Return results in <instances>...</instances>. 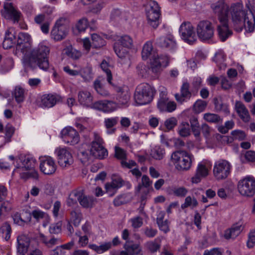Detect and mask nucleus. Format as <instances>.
<instances>
[{
    "mask_svg": "<svg viewBox=\"0 0 255 255\" xmlns=\"http://www.w3.org/2000/svg\"><path fill=\"white\" fill-rule=\"evenodd\" d=\"M244 227L240 223L233 225L230 229L225 231L224 237L227 240L234 239L242 232Z\"/></svg>",
    "mask_w": 255,
    "mask_h": 255,
    "instance_id": "nucleus-25",
    "label": "nucleus"
},
{
    "mask_svg": "<svg viewBox=\"0 0 255 255\" xmlns=\"http://www.w3.org/2000/svg\"><path fill=\"white\" fill-rule=\"evenodd\" d=\"M89 25V24L87 18L82 17L78 20L76 24V27L79 31L81 32L84 31Z\"/></svg>",
    "mask_w": 255,
    "mask_h": 255,
    "instance_id": "nucleus-55",
    "label": "nucleus"
},
{
    "mask_svg": "<svg viewBox=\"0 0 255 255\" xmlns=\"http://www.w3.org/2000/svg\"><path fill=\"white\" fill-rule=\"evenodd\" d=\"M244 227L240 223L233 225L230 229L225 231L224 237L227 240L234 239L242 232Z\"/></svg>",
    "mask_w": 255,
    "mask_h": 255,
    "instance_id": "nucleus-26",
    "label": "nucleus"
},
{
    "mask_svg": "<svg viewBox=\"0 0 255 255\" xmlns=\"http://www.w3.org/2000/svg\"><path fill=\"white\" fill-rule=\"evenodd\" d=\"M141 56L143 60H145L148 58H150V68L153 73L158 74L161 71V67H166L169 63L167 56L161 55L153 50L152 42H146L143 45L141 52Z\"/></svg>",
    "mask_w": 255,
    "mask_h": 255,
    "instance_id": "nucleus-3",
    "label": "nucleus"
},
{
    "mask_svg": "<svg viewBox=\"0 0 255 255\" xmlns=\"http://www.w3.org/2000/svg\"><path fill=\"white\" fill-rule=\"evenodd\" d=\"M104 81V79L103 77H98L94 81L93 86L98 94L103 97H107L109 95V93L103 87Z\"/></svg>",
    "mask_w": 255,
    "mask_h": 255,
    "instance_id": "nucleus-30",
    "label": "nucleus"
},
{
    "mask_svg": "<svg viewBox=\"0 0 255 255\" xmlns=\"http://www.w3.org/2000/svg\"><path fill=\"white\" fill-rule=\"evenodd\" d=\"M117 104L111 101L104 100V112H112L117 108Z\"/></svg>",
    "mask_w": 255,
    "mask_h": 255,
    "instance_id": "nucleus-54",
    "label": "nucleus"
},
{
    "mask_svg": "<svg viewBox=\"0 0 255 255\" xmlns=\"http://www.w3.org/2000/svg\"><path fill=\"white\" fill-rule=\"evenodd\" d=\"M55 152L58 157V163L61 166L66 167L73 163L72 154L66 148H58Z\"/></svg>",
    "mask_w": 255,
    "mask_h": 255,
    "instance_id": "nucleus-15",
    "label": "nucleus"
},
{
    "mask_svg": "<svg viewBox=\"0 0 255 255\" xmlns=\"http://www.w3.org/2000/svg\"><path fill=\"white\" fill-rule=\"evenodd\" d=\"M231 135L235 140L242 141L245 140L246 138V134L243 130L236 129L231 131Z\"/></svg>",
    "mask_w": 255,
    "mask_h": 255,
    "instance_id": "nucleus-47",
    "label": "nucleus"
},
{
    "mask_svg": "<svg viewBox=\"0 0 255 255\" xmlns=\"http://www.w3.org/2000/svg\"><path fill=\"white\" fill-rule=\"evenodd\" d=\"M230 16L234 26L237 31H241L243 28L246 31L252 32L255 28V17L251 9L247 10L244 8L242 2L232 3L229 6L228 17Z\"/></svg>",
    "mask_w": 255,
    "mask_h": 255,
    "instance_id": "nucleus-2",
    "label": "nucleus"
},
{
    "mask_svg": "<svg viewBox=\"0 0 255 255\" xmlns=\"http://www.w3.org/2000/svg\"><path fill=\"white\" fill-rule=\"evenodd\" d=\"M207 105V103L206 101L198 100L194 104V110L197 113H201L205 109Z\"/></svg>",
    "mask_w": 255,
    "mask_h": 255,
    "instance_id": "nucleus-53",
    "label": "nucleus"
},
{
    "mask_svg": "<svg viewBox=\"0 0 255 255\" xmlns=\"http://www.w3.org/2000/svg\"><path fill=\"white\" fill-rule=\"evenodd\" d=\"M235 108L238 116L243 122L247 123L250 121V116L249 111L242 102L237 101Z\"/></svg>",
    "mask_w": 255,
    "mask_h": 255,
    "instance_id": "nucleus-22",
    "label": "nucleus"
},
{
    "mask_svg": "<svg viewBox=\"0 0 255 255\" xmlns=\"http://www.w3.org/2000/svg\"><path fill=\"white\" fill-rule=\"evenodd\" d=\"M71 217L75 226H78L82 218V215L80 212L73 211L71 212Z\"/></svg>",
    "mask_w": 255,
    "mask_h": 255,
    "instance_id": "nucleus-56",
    "label": "nucleus"
},
{
    "mask_svg": "<svg viewBox=\"0 0 255 255\" xmlns=\"http://www.w3.org/2000/svg\"><path fill=\"white\" fill-rule=\"evenodd\" d=\"M124 248L128 253L129 255H138L141 252L140 245L134 243L133 241H127Z\"/></svg>",
    "mask_w": 255,
    "mask_h": 255,
    "instance_id": "nucleus-28",
    "label": "nucleus"
},
{
    "mask_svg": "<svg viewBox=\"0 0 255 255\" xmlns=\"http://www.w3.org/2000/svg\"><path fill=\"white\" fill-rule=\"evenodd\" d=\"M61 137L63 140L71 145L77 144L80 140L78 132L71 127L64 128L61 131Z\"/></svg>",
    "mask_w": 255,
    "mask_h": 255,
    "instance_id": "nucleus-14",
    "label": "nucleus"
},
{
    "mask_svg": "<svg viewBox=\"0 0 255 255\" xmlns=\"http://www.w3.org/2000/svg\"><path fill=\"white\" fill-rule=\"evenodd\" d=\"M11 231L10 225L7 222L2 224L0 228V232L2 237L7 241L10 238Z\"/></svg>",
    "mask_w": 255,
    "mask_h": 255,
    "instance_id": "nucleus-39",
    "label": "nucleus"
},
{
    "mask_svg": "<svg viewBox=\"0 0 255 255\" xmlns=\"http://www.w3.org/2000/svg\"><path fill=\"white\" fill-rule=\"evenodd\" d=\"M235 126V123L233 120L228 121L225 123L224 126H220L218 127V130L220 132L225 134L229 129H232Z\"/></svg>",
    "mask_w": 255,
    "mask_h": 255,
    "instance_id": "nucleus-50",
    "label": "nucleus"
},
{
    "mask_svg": "<svg viewBox=\"0 0 255 255\" xmlns=\"http://www.w3.org/2000/svg\"><path fill=\"white\" fill-rule=\"evenodd\" d=\"M80 192V189L72 191L69 194V198L67 200L68 206H71L77 204L79 202V198Z\"/></svg>",
    "mask_w": 255,
    "mask_h": 255,
    "instance_id": "nucleus-40",
    "label": "nucleus"
},
{
    "mask_svg": "<svg viewBox=\"0 0 255 255\" xmlns=\"http://www.w3.org/2000/svg\"><path fill=\"white\" fill-rule=\"evenodd\" d=\"M20 160L23 166L17 167L14 169L13 174L17 173L19 174L20 178L24 179L28 178L37 179L38 178V172L34 169L35 165V159L30 155H28L21 156Z\"/></svg>",
    "mask_w": 255,
    "mask_h": 255,
    "instance_id": "nucleus-4",
    "label": "nucleus"
},
{
    "mask_svg": "<svg viewBox=\"0 0 255 255\" xmlns=\"http://www.w3.org/2000/svg\"><path fill=\"white\" fill-rule=\"evenodd\" d=\"M198 204V201L196 198H193V199L191 196H189L186 197L185 202L181 205V208L185 209L189 206H192V208L196 207Z\"/></svg>",
    "mask_w": 255,
    "mask_h": 255,
    "instance_id": "nucleus-48",
    "label": "nucleus"
},
{
    "mask_svg": "<svg viewBox=\"0 0 255 255\" xmlns=\"http://www.w3.org/2000/svg\"><path fill=\"white\" fill-rule=\"evenodd\" d=\"M177 124V120L175 117H171L166 119L164 122V126L168 130L172 129Z\"/></svg>",
    "mask_w": 255,
    "mask_h": 255,
    "instance_id": "nucleus-58",
    "label": "nucleus"
},
{
    "mask_svg": "<svg viewBox=\"0 0 255 255\" xmlns=\"http://www.w3.org/2000/svg\"><path fill=\"white\" fill-rule=\"evenodd\" d=\"M194 160L193 156L184 150L176 151L172 153L171 160L176 169L179 171L189 170Z\"/></svg>",
    "mask_w": 255,
    "mask_h": 255,
    "instance_id": "nucleus-5",
    "label": "nucleus"
},
{
    "mask_svg": "<svg viewBox=\"0 0 255 255\" xmlns=\"http://www.w3.org/2000/svg\"><path fill=\"white\" fill-rule=\"evenodd\" d=\"M165 154L164 150L160 147H155L151 150L150 155L155 159L160 160L163 158Z\"/></svg>",
    "mask_w": 255,
    "mask_h": 255,
    "instance_id": "nucleus-46",
    "label": "nucleus"
},
{
    "mask_svg": "<svg viewBox=\"0 0 255 255\" xmlns=\"http://www.w3.org/2000/svg\"><path fill=\"white\" fill-rule=\"evenodd\" d=\"M40 238L41 242L48 248H52L61 242L60 238L52 236L48 238L43 234H40Z\"/></svg>",
    "mask_w": 255,
    "mask_h": 255,
    "instance_id": "nucleus-32",
    "label": "nucleus"
},
{
    "mask_svg": "<svg viewBox=\"0 0 255 255\" xmlns=\"http://www.w3.org/2000/svg\"><path fill=\"white\" fill-rule=\"evenodd\" d=\"M143 230L145 236L149 238H153L157 233V230L151 227H146Z\"/></svg>",
    "mask_w": 255,
    "mask_h": 255,
    "instance_id": "nucleus-62",
    "label": "nucleus"
},
{
    "mask_svg": "<svg viewBox=\"0 0 255 255\" xmlns=\"http://www.w3.org/2000/svg\"><path fill=\"white\" fill-rule=\"evenodd\" d=\"M79 203L84 208H91L96 201V199L92 196H87L84 190L80 189Z\"/></svg>",
    "mask_w": 255,
    "mask_h": 255,
    "instance_id": "nucleus-23",
    "label": "nucleus"
},
{
    "mask_svg": "<svg viewBox=\"0 0 255 255\" xmlns=\"http://www.w3.org/2000/svg\"><path fill=\"white\" fill-rule=\"evenodd\" d=\"M114 49L117 56L120 58H123L128 55V51L123 48L119 44H115Z\"/></svg>",
    "mask_w": 255,
    "mask_h": 255,
    "instance_id": "nucleus-57",
    "label": "nucleus"
},
{
    "mask_svg": "<svg viewBox=\"0 0 255 255\" xmlns=\"http://www.w3.org/2000/svg\"><path fill=\"white\" fill-rule=\"evenodd\" d=\"M204 119L209 123L218 124L222 122V119L220 116L215 114L206 113L204 115Z\"/></svg>",
    "mask_w": 255,
    "mask_h": 255,
    "instance_id": "nucleus-42",
    "label": "nucleus"
},
{
    "mask_svg": "<svg viewBox=\"0 0 255 255\" xmlns=\"http://www.w3.org/2000/svg\"><path fill=\"white\" fill-rule=\"evenodd\" d=\"M220 24L218 25V33L220 39L224 42L232 34V31L229 29L228 20L220 21Z\"/></svg>",
    "mask_w": 255,
    "mask_h": 255,
    "instance_id": "nucleus-20",
    "label": "nucleus"
},
{
    "mask_svg": "<svg viewBox=\"0 0 255 255\" xmlns=\"http://www.w3.org/2000/svg\"><path fill=\"white\" fill-rule=\"evenodd\" d=\"M4 12L2 14L5 18L12 19L14 23L19 21L21 14L15 8L11 3H4Z\"/></svg>",
    "mask_w": 255,
    "mask_h": 255,
    "instance_id": "nucleus-17",
    "label": "nucleus"
},
{
    "mask_svg": "<svg viewBox=\"0 0 255 255\" xmlns=\"http://www.w3.org/2000/svg\"><path fill=\"white\" fill-rule=\"evenodd\" d=\"M65 54L73 59H78L81 57L82 54L80 51L72 48H67L65 49Z\"/></svg>",
    "mask_w": 255,
    "mask_h": 255,
    "instance_id": "nucleus-51",
    "label": "nucleus"
},
{
    "mask_svg": "<svg viewBox=\"0 0 255 255\" xmlns=\"http://www.w3.org/2000/svg\"><path fill=\"white\" fill-rule=\"evenodd\" d=\"M208 174V171L206 166L202 163L199 164L196 175L192 178V182L195 183L199 182L201 180V178L206 177Z\"/></svg>",
    "mask_w": 255,
    "mask_h": 255,
    "instance_id": "nucleus-31",
    "label": "nucleus"
},
{
    "mask_svg": "<svg viewBox=\"0 0 255 255\" xmlns=\"http://www.w3.org/2000/svg\"><path fill=\"white\" fill-rule=\"evenodd\" d=\"M118 41L123 47L130 48L133 46V40L132 38L128 35H124L120 37Z\"/></svg>",
    "mask_w": 255,
    "mask_h": 255,
    "instance_id": "nucleus-43",
    "label": "nucleus"
},
{
    "mask_svg": "<svg viewBox=\"0 0 255 255\" xmlns=\"http://www.w3.org/2000/svg\"><path fill=\"white\" fill-rule=\"evenodd\" d=\"M230 163L224 159H220L215 162L213 167V174L217 180H224L227 178L231 172Z\"/></svg>",
    "mask_w": 255,
    "mask_h": 255,
    "instance_id": "nucleus-7",
    "label": "nucleus"
},
{
    "mask_svg": "<svg viewBox=\"0 0 255 255\" xmlns=\"http://www.w3.org/2000/svg\"><path fill=\"white\" fill-rule=\"evenodd\" d=\"M239 192L243 196L252 197L255 194V179L253 176H247L238 183Z\"/></svg>",
    "mask_w": 255,
    "mask_h": 255,
    "instance_id": "nucleus-8",
    "label": "nucleus"
},
{
    "mask_svg": "<svg viewBox=\"0 0 255 255\" xmlns=\"http://www.w3.org/2000/svg\"><path fill=\"white\" fill-rule=\"evenodd\" d=\"M124 182V180L120 177H116L113 179L111 183H107L105 185L107 193L110 196H113L116 193L117 190L123 186Z\"/></svg>",
    "mask_w": 255,
    "mask_h": 255,
    "instance_id": "nucleus-19",
    "label": "nucleus"
},
{
    "mask_svg": "<svg viewBox=\"0 0 255 255\" xmlns=\"http://www.w3.org/2000/svg\"><path fill=\"white\" fill-rule=\"evenodd\" d=\"M109 64L106 60H103L101 64V67L107 75V80L108 83L112 84V75L109 69Z\"/></svg>",
    "mask_w": 255,
    "mask_h": 255,
    "instance_id": "nucleus-49",
    "label": "nucleus"
},
{
    "mask_svg": "<svg viewBox=\"0 0 255 255\" xmlns=\"http://www.w3.org/2000/svg\"><path fill=\"white\" fill-rule=\"evenodd\" d=\"M75 235L79 237L78 244L81 247H84L88 245L89 238L91 236L83 235L82 233L80 231L76 232Z\"/></svg>",
    "mask_w": 255,
    "mask_h": 255,
    "instance_id": "nucleus-45",
    "label": "nucleus"
},
{
    "mask_svg": "<svg viewBox=\"0 0 255 255\" xmlns=\"http://www.w3.org/2000/svg\"><path fill=\"white\" fill-rule=\"evenodd\" d=\"M28 244L17 243V253L19 255H24L27 252Z\"/></svg>",
    "mask_w": 255,
    "mask_h": 255,
    "instance_id": "nucleus-63",
    "label": "nucleus"
},
{
    "mask_svg": "<svg viewBox=\"0 0 255 255\" xmlns=\"http://www.w3.org/2000/svg\"><path fill=\"white\" fill-rule=\"evenodd\" d=\"M158 44L161 47L168 50H173L176 47V43L172 36L161 37L159 39Z\"/></svg>",
    "mask_w": 255,
    "mask_h": 255,
    "instance_id": "nucleus-29",
    "label": "nucleus"
},
{
    "mask_svg": "<svg viewBox=\"0 0 255 255\" xmlns=\"http://www.w3.org/2000/svg\"><path fill=\"white\" fill-rule=\"evenodd\" d=\"M214 102L216 112H223L226 114L229 113V110L226 104L223 103L217 98L214 99Z\"/></svg>",
    "mask_w": 255,
    "mask_h": 255,
    "instance_id": "nucleus-44",
    "label": "nucleus"
},
{
    "mask_svg": "<svg viewBox=\"0 0 255 255\" xmlns=\"http://www.w3.org/2000/svg\"><path fill=\"white\" fill-rule=\"evenodd\" d=\"M16 50L23 54L22 62L25 67L38 66L41 69L46 70L49 68L48 55L50 49L43 43L31 48V38L27 33L20 32L18 35Z\"/></svg>",
    "mask_w": 255,
    "mask_h": 255,
    "instance_id": "nucleus-1",
    "label": "nucleus"
},
{
    "mask_svg": "<svg viewBox=\"0 0 255 255\" xmlns=\"http://www.w3.org/2000/svg\"><path fill=\"white\" fill-rule=\"evenodd\" d=\"M190 85L187 82L183 83L181 88L180 93L175 94L176 100L179 103L182 104L190 99L192 96L191 92L189 90Z\"/></svg>",
    "mask_w": 255,
    "mask_h": 255,
    "instance_id": "nucleus-18",
    "label": "nucleus"
},
{
    "mask_svg": "<svg viewBox=\"0 0 255 255\" xmlns=\"http://www.w3.org/2000/svg\"><path fill=\"white\" fill-rule=\"evenodd\" d=\"M117 106L119 107H127L129 105L130 95L128 91H120L118 94Z\"/></svg>",
    "mask_w": 255,
    "mask_h": 255,
    "instance_id": "nucleus-27",
    "label": "nucleus"
},
{
    "mask_svg": "<svg viewBox=\"0 0 255 255\" xmlns=\"http://www.w3.org/2000/svg\"><path fill=\"white\" fill-rule=\"evenodd\" d=\"M64 18H60L56 22L51 31V38L55 41H60L64 39L67 33V30L63 24Z\"/></svg>",
    "mask_w": 255,
    "mask_h": 255,
    "instance_id": "nucleus-13",
    "label": "nucleus"
},
{
    "mask_svg": "<svg viewBox=\"0 0 255 255\" xmlns=\"http://www.w3.org/2000/svg\"><path fill=\"white\" fill-rule=\"evenodd\" d=\"M179 33L181 38L189 44H193L196 40L194 27L189 22L182 23L179 28Z\"/></svg>",
    "mask_w": 255,
    "mask_h": 255,
    "instance_id": "nucleus-11",
    "label": "nucleus"
},
{
    "mask_svg": "<svg viewBox=\"0 0 255 255\" xmlns=\"http://www.w3.org/2000/svg\"><path fill=\"white\" fill-rule=\"evenodd\" d=\"M62 223L61 221H59L56 223L52 224L49 226V231L50 234H59L61 233V227Z\"/></svg>",
    "mask_w": 255,
    "mask_h": 255,
    "instance_id": "nucleus-52",
    "label": "nucleus"
},
{
    "mask_svg": "<svg viewBox=\"0 0 255 255\" xmlns=\"http://www.w3.org/2000/svg\"><path fill=\"white\" fill-rule=\"evenodd\" d=\"M248 238L247 246L249 248H252L255 244V231H251L249 234Z\"/></svg>",
    "mask_w": 255,
    "mask_h": 255,
    "instance_id": "nucleus-64",
    "label": "nucleus"
},
{
    "mask_svg": "<svg viewBox=\"0 0 255 255\" xmlns=\"http://www.w3.org/2000/svg\"><path fill=\"white\" fill-rule=\"evenodd\" d=\"M115 155L117 158L121 159L122 160L126 159L127 154L126 151L121 147H115Z\"/></svg>",
    "mask_w": 255,
    "mask_h": 255,
    "instance_id": "nucleus-61",
    "label": "nucleus"
},
{
    "mask_svg": "<svg viewBox=\"0 0 255 255\" xmlns=\"http://www.w3.org/2000/svg\"><path fill=\"white\" fill-rule=\"evenodd\" d=\"M188 193V190L184 187L175 188L173 190V194L179 197H184Z\"/></svg>",
    "mask_w": 255,
    "mask_h": 255,
    "instance_id": "nucleus-59",
    "label": "nucleus"
},
{
    "mask_svg": "<svg viewBox=\"0 0 255 255\" xmlns=\"http://www.w3.org/2000/svg\"><path fill=\"white\" fill-rule=\"evenodd\" d=\"M149 5V8L146 12L148 23L153 28H156L159 24L160 7L155 1H150Z\"/></svg>",
    "mask_w": 255,
    "mask_h": 255,
    "instance_id": "nucleus-9",
    "label": "nucleus"
},
{
    "mask_svg": "<svg viewBox=\"0 0 255 255\" xmlns=\"http://www.w3.org/2000/svg\"><path fill=\"white\" fill-rule=\"evenodd\" d=\"M91 152L94 156L99 159L105 158L108 154L107 150L103 145H99L98 147L96 146L95 149L91 147Z\"/></svg>",
    "mask_w": 255,
    "mask_h": 255,
    "instance_id": "nucleus-34",
    "label": "nucleus"
},
{
    "mask_svg": "<svg viewBox=\"0 0 255 255\" xmlns=\"http://www.w3.org/2000/svg\"><path fill=\"white\" fill-rule=\"evenodd\" d=\"M40 169L45 174L50 175L54 173L56 169V165L53 158L50 156H45L40 158Z\"/></svg>",
    "mask_w": 255,
    "mask_h": 255,
    "instance_id": "nucleus-16",
    "label": "nucleus"
},
{
    "mask_svg": "<svg viewBox=\"0 0 255 255\" xmlns=\"http://www.w3.org/2000/svg\"><path fill=\"white\" fill-rule=\"evenodd\" d=\"M190 128L194 136L199 137L200 135L201 128L197 117L193 116L190 119Z\"/></svg>",
    "mask_w": 255,
    "mask_h": 255,
    "instance_id": "nucleus-36",
    "label": "nucleus"
},
{
    "mask_svg": "<svg viewBox=\"0 0 255 255\" xmlns=\"http://www.w3.org/2000/svg\"><path fill=\"white\" fill-rule=\"evenodd\" d=\"M178 133L183 137H186L191 134V128L187 122H182L178 127Z\"/></svg>",
    "mask_w": 255,
    "mask_h": 255,
    "instance_id": "nucleus-37",
    "label": "nucleus"
},
{
    "mask_svg": "<svg viewBox=\"0 0 255 255\" xmlns=\"http://www.w3.org/2000/svg\"><path fill=\"white\" fill-rule=\"evenodd\" d=\"M229 7L225 3V0H218L211 4V8L213 12L218 16L219 21L228 20Z\"/></svg>",
    "mask_w": 255,
    "mask_h": 255,
    "instance_id": "nucleus-12",
    "label": "nucleus"
},
{
    "mask_svg": "<svg viewBox=\"0 0 255 255\" xmlns=\"http://www.w3.org/2000/svg\"><path fill=\"white\" fill-rule=\"evenodd\" d=\"M91 38L93 48L98 49L105 45L106 42L104 39L97 34H92L91 35Z\"/></svg>",
    "mask_w": 255,
    "mask_h": 255,
    "instance_id": "nucleus-41",
    "label": "nucleus"
},
{
    "mask_svg": "<svg viewBox=\"0 0 255 255\" xmlns=\"http://www.w3.org/2000/svg\"><path fill=\"white\" fill-rule=\"evenodd\" d=\"M12 96L18 104L21 103L25 99V90L21 86H16L12 92Z\"/></svg>",
    "mask_w": 255,
    "mask_h": 255,
    "instance_id": "nucleus-33",
    "label": "nucleus"
},
{
    "mask_svg": "<svg viewBox=\"0 0 255 255\" xmlns=\"http://www.w3.org/2000/svg\"><path fill=\"white\" fill-rule=\"evenodd\" d=\"M59 97L53 94H45L41 98L40 106L42 108H51L59 101Z\"/></svg>",
    "mask_w": 255,
    "mask_h": 255,
    "instance_id": "nucleus-24",
    "label": "nucleus"
},
{
    "mask_svg": "<svg viewBox=\"0 0 255 255\" xmlns=\"http://www.w3.org/2000/svg\"><path fill=\"white\" fill-rule=\"evenodd\" d=\"M89 248L95 251L97 254H102L112 248L111 242H105L101 244L100 246L95 244H91L89 246Z\"/></svg>",
    "mask_w": 255,
    "mask_h": 255,
    "instance_id": "nucleus-35",
    "label": "nucleus"
},
{
    "mask_svg": "<svg viewBox=\"0 0 255 255\" xmlns=\"http://www.w3.org/2000/svg\"><path fill=\"white\" fill-rule=\"evenodd\" d=\"M168 98L167 97V92L165 91H162L159 94V99L157 103V107L159 110L163 112L164 109L165 108L166 105L168 104Z\"/></svg>",
    "mask_w": 255,
    "mask_h": 255,
    "instance_id": "nucleus-38",
    "label": "nucleus"
},
{
    "mask_svg": "<svg viewBox=\"0 0 255 255\" xmlns=\"http://www.w3.org/2000/svg\"><path fill=\"white\" fill-rule=\"evenodd\" d=\"M93 97L88 91L81 90L78 93V101L83 107L90 108L93 102Z\"/></svg>",
    "mask_w": 255,
    "mask_h": 255,
    "instance_id": "nucleus-21",
    "label": "nucleus"
},
{
    "mask_svg": "<svg viewBox=\"0 0 255 255\" xmlns=\"http://www.w3.org/2000/svg\"><path fill=\"white\" fill-rule=\"evenodd\" d=\"M196 29L199 38L202 40L211 39L214 35V25L210 21H200L197 26Z\"/></svg>",
    "mask_w": 255,
    "mask_h": 255,
    "instance_id": "nucleus-10",
    "label": "nucleus"
},
{
    "mask_svg": "<svg viewBox=\"0 0 255 255\" xmlns=\"http://www.w3.org/2000/svg\"><path fill=\"white\" fill-rule=\"evenodd\" d=\"M130 221L131 223L132 227L135 229L140 228L143 224L142 218L139 216L131 218Z\"/></svg>",
    "mask_w": 255,
    "mask_h": 255,
    "instance_id": "nucleus-60",
    "label": "nucleus"
},
{
    "mask_svg": "<svg viewBox=\"0 0 255 255\" xmlns=\"http://www.w3.org/2000/svg\"><path fill=\"white\" fill-rule=\"evenodd\" d=\"M155 93V90L153 87L148 84L143 83L136 87L134 97L136 103L145 105L152 100Z\"/></svg>",
    "mask_w": 255,
    "mask_h": 255,
    "instance_id": "nucleus-6",
    "label": "nucleus"
}]
</instances>
